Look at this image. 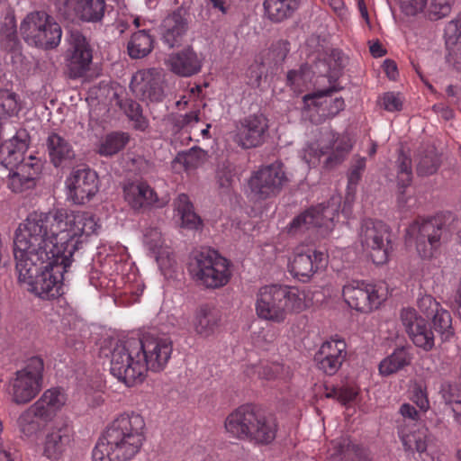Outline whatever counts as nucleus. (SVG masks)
I'll return each mask as SVG.
<instances>
[{
    "label": "nucleus",
    "mask_w": 461,
    "mask_h": 461,
    "mask_svg": "<svg viewBox=\"0 0 461 461\" xmlns=\"http://www.w3.org/2000/svg\"><path fill=\"white\" fill-rule=\"evenodd\" d=\"M99 228L95 217L86 212H31L17 228L14 242L19 282L40 298L58 297L81 238Z\"/></svg>",
    "instance_id": "f257e3e1"
},
{
    "label": "nucleus",
    "mask_w": 461,
    "mask_h": 461,
    "mask_svg": "<svg viewBox=\"0 0 461 461\" xmlns=\"http://www.w3.org/2000/svg\"><path fill=\"white\" fill-rule=\"evenodd\" d=\"M145 420L138 413H123L106 428L93 450V461H129L146 439Z\"/></svg>",
    "instance_id": "f03ea898"
},
{
    "label": "nucleus",
    "mask_w": 461,
    "mask_h": 461,
    "mask_svg": "<svg viewBox=\"0 0 461 461\" xmlns=\"http://www.w3.org/2000/svg\"><path fill=\"white\" fill-rule=\"evenodd\" d=\"M307 307L306 293L297 287L265 285L256 294L257 316L272 323H283L289 314L299 313Z\"/></svg>",
    "instance_id": "7ed1b4c3"
},
{
    "label": "nucleus",
    "mask_w": 461,
    "mask_h": 461,
    "mask_svg": "<svg viewBox=\"0 0 461 461\" xmlns=\"http://www.w3.org/2000/svg\"><path fill=\"white\" fill-rule=\"evenodd\" d=\"M458 221L451 212L438 214L430 219H418L406 230V241L415 246L423 259L435 257L441 242L451 238Z\"/></svg>",
    "instance_id": "20e7f679"
},
{
    "label": "nucleus",
    "mask_w": 461,
    "mask_h": 461,
    "mask_svg": "<svg viewBox=\"0 0 461 461\" xmlns=\"http://www.w3.org/2000/svg\"><path fill=\"white\" fill-rule=\"evenodd\" d=\"M27 147L26 141L17 137L0 145V166L9 170L7 185L14 193L33 187L41 170L40 158L32 155L23 157Z\"/></svg>",
    "instance_id": "39448f33"
},
{
    "label": "nucleus",
    "mask_w": 461,
    "mask_h": 461,
    "mask_svg": "<svg viewBox=\"0 0 461 461\" xmlns=\"http://www.w3.org/2000/svg\"><path fill=\"white\" fill-rule=\"evenodd\" d=\"M140 341L130 338L110 344L102 354L110 359V372L127 386L142 383L147 375V362L141 354Z\"/></svg>",
    "instance_id": "423d86ee"
},
{
    "label": "nucleus",
    "mask_w": 461,
    "mask_h": 461,
    "mask_svg": "<svg viewBox=\"0 0 461 461\" xmlns=\"http://www.w3.org/2000/svg\"><path fill=\"white\" fill-rule=\"evenodd\" d=\"M192 279L206 289H219L230 280V262L213 249H202L193 254L188 265Z\"/></svg>",
    "instance_id": "0eeeda50"
},
{
    "label": "nucleus",
    "mask_w": 461,
    "mask_h": 461,
    "mask_svg": "<svg viewBox=\"0 0 461 461\" xmlns=\"http://www.w3.org/2000/svg\"><path fill=\"white\" fill-rule=\"evenodd\" d=\"M339 206L340 197L334 195L327 204L320 203L305 210L287 226L288 233L296 235L316 230L322 236L328 235L335 226Z\"/></svg>",
    "instance_id": "6e6552de"
},
{
    "label": "nucleus",
    "mask_w": 461,
    "mask_h": 461,
    "mask_svg": "<svg viewBox=\"0 0 461 461\" xmlns=\"http://www.w3.org/2000/svg\"><path fill=\"white\" fill-rule=\"evenodd\" d=\"M24 41L43 49L57 47L61 40L59 24L45 12H32L26 15L20 26Z\"/></svg>",
    "instance_id": "1a4fd4ad"
},
{
    "label": "nucleus",
    "mask_w": 461,
    "mask_h": 461,
    "mask_svg": "<svg viewBox=\"0 0 461 461\" xmlns=\"http://www.w3.org/2000/svg\"><path fill=\"white\" fill-rule=\"evenodd\" d=\"M43 361L32 357L27 365L17 371L9 382L8 394L16 404H26L41 392L43 384Z\"/></svg>",
    "instance_id": "9d476101"
},
{
    "label": "nucleus",
    "mask_w": 461,
    "mask_h": 461,
    "mask_svg": "<svg viewBox=\"0 0 461 461\" xmlns=\"http://www.w3.org/2000/svg\"><path fill=\"white\" fill-rule=\"evenodd\" d=\"M342 296L350 308L368 313L378 309L386 300L387 289L383 285L350 280L343 285Z\"/></svg>",
    "instance_id": "9b49d317"
},
{
    "label": "nucleus",
    "mask_w": 461,
    "mask_h": 461,
    "mask_svg": "<svg viewBox=\"0 0 461 461\" xmlns=\"http://www.w3.org/2000/svg\"><path fill=\"white\" fill-rule=\"evenodd\" d=\"M364 251L376 265H383L389 258L390 240L387 227L379 221L365 220L358 233Z\"/></svg>",
    "instance_id": "f8f14e48"
},
{
    "label": "nucleus",
    "mask_w": 461,
    "mask_h": 461,
    "mask_svg": "<svg viewBox=\"0 0 461 461\" xmlns=\"http://www.w3.org/2000/svg\"><path fill=\"white\" fill-rule=\"evenodd\" d=\"M286 181L283 164L276 161L253 172L249 188L254 198L265 200L277 195Z\"/></svg>",
    "instance_id": "ddd939ff"
},
{
    "label": "nucleus",
    "mask_w": 461,
    "mask_h": 461,
    "mask_svg": "<svg viewBox=\"0 0 461 461\" xmlns=\"http://www.w3.org/2000/svg\"><path fill=\"white\" fill-rule=\"evenodd\" d=\"M141 354L147 362V370L154 372L163 370L167 365L172 352L173 342L166 334L147 333L139 339Z\"/></svg>",
    "instance_id": "4468645a"
},
{
    "label": "nucleus",
    "mask_w": 461,
    "mask_h": 461,
    "mask_svg": "<svg viewBox=\"0 0 461 461\" xmlns=\"http://www.w3.org/2000/svg\"><path fill=\"white\" fill-rule=\"evenodd\" d=\"M326 255L312 248L297 247L289 258L288 271L302 282L309 281L315 274L324 268Z\"/></svg>",
    "instance_id": "2eb2a0df"
},
{
    "label": "nucleus",
    "mask_w": 461,
    "mask_h": 461,
    "mask_svg": "<svg viewBox=\"0 0 461 461\" xmlns=\"http://www.w3.org/2000/svg\"><path fill=\"white\" fill-rule=\"evenodd\" d=\"M65 185L67 198L75 204H85L99 191L98 176L90 168L73 170Z\"/></svg>",
    "instance_id": "dca6fc26"
},
{
    "label": "nucleus",
    "mask_w": 461,
    "mask_h": 461,
    "mask_svg": "<svg viewBox=\"0 0 461 461\" xmlns=\"http://www.w3.org/2000/svg\"><path fill=\"white\" fill-rule=\"evenodd\" d=\"M162 72L156 68L137 71L131 77L132 93L145 102H161L165 96Z\"/></svg>",
    "instance_id": "f3484780"
},
{
    "label": "nucleus",
    "mask_w": 461,
    "mask_h": 461,
    "mask_svg": "<svg viewBox=\"0 0 461 461\" xmlns=\"http://www.w3.org/2000/svg\"><path fill=\"white\" fill-rule=\"evenodd\" d=\"M68 41L69 48L66 58L68 76L71 78L83 77L92 62L91 49L86 39L79 32H71Z\"/></svg>",
    "instance_id": "a211bd4d"
},
{
    "label": "nucleus",
    "mask_w": 461,
    "mask_h": 461,
    "mask_svg": "<svg viewBox=\"0 0 461 461\" xmlns=\"http://www.w3.org/2000/svg\"><path fill=\"white\" fill-rule=\"evenodd\" d=\"M330 91H321L303 97V113L312 122L337 115L345 107L342 98H332Z\"/></svg>",
    "instance_id": "6ab92c4d"
},
{
    "label": "nucleus",
    "mask_w": 461,
    "mask_h": 461,
    "mask_svg": "<svg viewBox=\"0 0 461 461\" xmlns=\"http://www.w3.org/2000/svg\"><path fill=\"white\" fill-rule=\"evenodd\" d=\"M143 244L156 259L162 274L166 277H172L176 268V261L171 249L166 245L161 232L157 228H147L143 233Z\"/></svg>",
    "instance_id": "aec40b11"
},
{
    "label": "nucleus",
    "mask_w": 461,
    "mask_h": 461,
    "mask_svg": "<svg viewBox=\"0 0 461 461\" xmlns=\"http://www.w3.org/2000/svg\"><path fill=\"white\" fill-rule=\"evenodd\" d=\"M347 356V344L344 339L331 338L324 341L314 356L317 367L329 375L336 374Z\"/></svg>",
    "instance_id": "412c9836"
},
{
    "label": "nucleus",
    "mask_w": 461,
    "mask_h": 461,
    "mask_svg": "<svg viewBox=\"0 0 461 461\" xmlns=\"http://www.w3.org/2000/svg\"><path fill=\"white\" fill-rule=\"evenodd\" d=\"M400 317L413 344L425 351L432 349L434 347V335L427 321L411 308L402 309Z\"/></svg>",
    "instance_id": "4be33fe9"
},
{
    "label": "nucleus",
    "mask_w": 461,
    "mask_h": 461,
    "mask_svg": "<svg viewBox=\"0 0 461 461\" xmlns=\"http://www.w3.org/2000/svg\"><path fill=\"white\" fill-rule=\"evenodd\" d=\"M267 129V119L263 114L249 115L240 122L234 140L243 149L258 147Z\"/></svg>",
    "instance_id": "5701e85b"
},
{
    "label": "nucleus",
    "mask_w": 461,
    "mask_h": 461,
    "mask_svg": "<svg viewBox=\"0 0 461 461\" xmlns=\"http://www.w3.org/2000/svg\"><path fill=\"white\" fill-rule=\"evenodd\" d=\"M125 202L134 210L146 207L162 208L167 203V198L159 199L154 190L144 182H131L123 186Z\"/></svg>",
    "instance_id": "b1692460"
},
{
    "label": "nucleus",
    "mask_w": 461,
    "mask_h": 461,
    "mask_svg": "<svg viewBox=\"0 0 461 461\" xmlns=\"http://www.w3.org/2000/svg\"><path fill=\"white\" fill-rule=\"evenodd\" d=\"M187 30L186 11L179 7L163 19L159 26V34L165 45L174 48L183 43Z\"/></svg>",
    "instance_id": "393cba45"
},
{
    "label": "nucleus",
    "mask_w": 461,
    "mask_h": 461,
    "mask_svg": "<svg viewBox=\"0 0 461 461\" xmlns=\"http://www.w3.org/2000/svg\"><path fill=\"white\" fill-rule=\"evenodd\" d=\"M257 408L250 404L241 405L233 410L224 420L226 434L235 439L248 440Z\"/></svg>",
    "instance_id": "a878e982"
},
{
    "label": "nucleus",
    "mask_w": 461,
    "mask_h": 461,
    "mask_svg": "<svg viewBox=\"0 0 461 461\" xmlns=\"http://www.w3.org/2000/svg\"><path fill=\"white\" fill-rule=\"evenodd\" d=\"M56 3L60 11L74 14L85 22L101 21L105 10L104 0H56Z\"/></svg>",
    "instance_id": "bb28decb"
},
{
    "label": "nucleus",
    "mask_w": 461,
    "mask_h": 461,
    "mask_svg": "<svg viewBox=\"0 0 461 461\" xmlns=\"http://www.w3.org/2000/svg\"><path fill=\"white\" fill-rule=\"evenodd\" d=\"M73 440V429L64 421L56 422L48 431L44 442V455L52 460L59 459Z\"/></svg>",
    "instance_id": "cd10ccee"
},
{
    "label": "nucleus",
    "mask_w": 461,
    "mask_h": 461,
    "mask_svg": "<svg viewBox=\"0 0 461 461\" xmlns=\"http://www.w3.org/2000/svg\"><path fill=\"white\" fill-rule=\"evenodd\" d=\"M169 69L180 77H192L199 73L203 67V59L191 48L172 53L166 60Z\"/></svg>",
    "instance_id": "c85d7f7f"
},
{
    "label": "nucleus",
    "mask_w": 461,
    "mask_h": 461,
    "mask_svg": "<svg viewBox=\"0 0 461 461\" xmlns=\"http://www.w3.org/2000/svg\"><path fill=\"white\" fill-rule=\"evenodd\" d=\"M221 322L216 308L210 303L200 304L194 312L191 326L194 332L201 338L212 336Z\"/></svg>",
    "instance_id": "c756f323"
},
{
    "label": "nucleus",
    "mask_w": 461,
    "mask_h": 461,
    "mask_svg": "<svg viewBox=\"0 0 461 461\" xmlns=\"http://www.w3.org/2000/svg\"><path fill=\"white\" fill-rule=\"evenodd\" d=\"M335 140V132L328 128L320 131V136L314 141H311L305 145L301 151L303 160L309 167L319 165L323 156H329L331 149V144Z\"/></svg>",
    "instance_id": "7c9ffc66"
},
{
    "label": "nucleus",
    "mask_w": 461,
    "mask_h": 461,
    "mask_svg": "<svg viewBox=\"0 0 461 461\" xmlns=\"http://www.w3.org/2000/svg\"><path fill=\"white\" fill-rule=\"evenodd\" d=\"M447 50V61L457 70L461 69V13L445 27Z\"/></svg>",
    "instance_id": "2f4dec72"
},
{
    "label": "nucleus",
    "mask_w": 461,
    "mask_h": 461,
    "mask_svg": "<svg viewBox=\"0 0 461 461\" xmlns=\"http://www.w3.org/2000/svg\"><path fill=\"white\" fill-rule=\"evenodd\" d=\"M46 146L50 159L57 167L75 158L72 145L59 133H50L46 140Z\"/></svg>",
    "instance_id": "473e14b6"
},
{
    "label": "nucleus",
    "mask_w": 461,
    "mask_h": 461,
    "mask_svg": "<svg viewBox=\"0 0 461 461\" xmlns=\"http://www.w3.org/2000/svg\"><path fill=\"white\" fill-rule=\"evenodd\" d=\"M67 400L64 390L54 387L46 390L33 405L43 415V420H48L65 406Z\"/></svg>",
    "instance_id": "72a5a7b5"
},
{
    "label": "nucleus",
    "mask_w": 461,
    "mask_h": 461,
    "mask_svg": "<svg viewBox=\"0 0 461 461\" xmlns=\"http://www.w3.org/2000/svg\"><path fill=\"white\" fill-rule=\"evenodd\" d=\"M277 426L272 417L266 416L256 410L253 427L248 440L257 444H269L276 435Z\"/></svg>",
    "instance_id": "f704fd0d"
},
{
    "label": "nucleus",
    "mask_w": 461,
    "mask_h": 461,
    "mask_svg": "<svg viewBox=\"0 0 461 461\" xmlns=\"http://www.w3.org/2000/svg\"><path fill=\"white\" fill-rule=\"evenodd\" d=\"M118 250L121 254V263L116 266L114 271L124 284L126 292L139 296L142 293L144 285L139 279L132 264L126 260V248L121 246L118 248Z\"/></svg>",
    "instance_id": "c9c22d12"
},
{
    "label": "nucleus",
    "mask_w": 461,
    "mask_h": 461,
    "mask_svg": "<svg viewBox=\"0 0 461 461\" xmlns=\"http://www.w3.org/2000/svg\"><path fill=\"white\" fill-rule=\"evenodd\" d=\"M43 415L33 404L25 409L17 418L16 429L22 438L32 439L42 429Z\"/></svg>",
    "instance_id": "e433bc0d"
},
{
    "label": "nucleus",
    "mask_w": 461,
    "mask_h": 461,
    "mask_svg": "<svg viewBox=\"0 0 461 461\" xmlns=\"http://www.w3.org/2000/svg\"><path fill=\"white\" fill-rule=\"evenodd\" d=\"M129 141V133L113 131L100 138L95 150L102 157H112L122 150Z\"/></svg>",
    "instance_id": "4c0bfd02"
},
{
    "label": "nucleus",
    "mask_w": 461,
    "mask_h": 461,
    "mask_svg": "<svg viewBox=\"0 0 461 461\" xmlns=\"http://www.w3.org/2000/svg\"><path fill=\"white\" fill-rule=\"evenodd\" d=\"M411 359L412 356L408 348H397L390 356L380 362L379 372L384 376L390 375L409 366Z\"/></svg>",
    "instance_id": "58836bf2"
},
{
    "label": "nucleus",
    "mask_w": 461,
    "mask_h": 461,
    "mask_svg": "<svg viewBox=\"0 0 461 461\" xmlns=\"http://www.w3.org/2000/svg\"><path fill=\"white\" fill-rule=\"evenodd\" d=\"M153 38L148 30H139L132 33L128 41L127 50L132 59H142L149 55L153 49Z\"/></svg>",
    "instance_id": "ea45409f"
},
{
    "label": "nucleus",
    "mask_w": 461,
    "mask_h": 461,
    "mask_svg": "<svg viewBox=\"0 0 461 461\" xmlns=\"http://www.w3.org/2000/svg\"><path fill=\"white\" fill-rule=\"evenodd\" d=\"M411 159L410 156L401 152L397 159V185L400 190L398 203L400 206H404L408 203L403 190L411 184Z\"/></svg>",
    "instance_id": "a19ab883"
},
{
    "label": "nucleus",
    "mask_w": 461,
    "mask_h": 461,
    "mask_svg": "<svg viewBox=\"0 0 461 461\" xmlns=\"http://www.w3.org/2000/svg\"><path fill=\"white\" fill-rule=\"evenodd\" d=\"M176 216L181 220V225L187 229H197L201 225V220L194 212L193 204L189 197L180 194L175 201Z\"/></svg>",
    "instance_id": "79ce46f5"
},
{
    "label": "nucleus",
    "mask_w": 461,
    "mask_h": 461,
    "mask_svg": "<svg viewBox=\"0 0 461 461\" xmlns=\"http://www.w3.org/2000/svg\"><path fill=\"white\" fill-rule=\"evenodd\" d=\"M299 0H265L264 9L270 20L281 22L297 8Z\"/></svg>",
    "instance_id": "37998d69"
},
{
    "label": "nucleus",
    "mask_w": 461,
    "mask_h": 461,
    "mask_svg": "<svg viewBox=\"0 0 461 461\" xmlns=\"http://www.w3.org/2000/svg\"><path fill=\"white\" fill-rule=\"evenodd\" d=\"M353 140L348 135H338L335 132V140L331 144V149L325 160V167H332L339 164L351 150Z\"/></svg>",
    "instance_id": "c03bdc74"
},
{
    "label": "nucleus",
    "mask_w": 461,
    "mask_h": 461,
    "mask_svg": "<svg viewBox=\"0 0 461 461\" xmlns=\"http://www.w3.org/2000/svg\"><path fill=\"white\" fill-rule=\"evenodd\" d=\"M402 442L406 450H415L422 454L427 449V429L423 427L415 430H406L402 429L400 431Z\"/></svg>",
    "instance_id": "a18cd8bd"
},
{
    "label": "nucleus",
    "mask_w": 461,
    "mask_h": 461,
    "mask_svg": "<svg viewBox=\"0 0 461 461\" xmlns=\"http://www.w3.org/2000/svg\"><path fill=\"white\" fill-rule=\"evenodd\" d=\"M313 72L307 65L287 73V85L294 93H302L308 89L312 84Z\"/></svg>",
    "instance_id": "49530a36"
},
{
    "label": "nucleus",
    "mask_w": 461,
    "mask_h": 461,
    "mask_svg": "<svg viewBox=\"0 0 461 461\" xmlns=\"http://www.w3.org/2000/svg\"><path fill=\"white\" fill-rule=\"evenodd\" d=\"M258 375L262 379L286 384L292 377V372L288 366L282 364L270 363L260 367Z\"/></svg>",
    "instance_id": "de8ad7c7"
},
{
    "label": "nucleus",
    "mask_w": 461,
    "mask_h": 461,
    "mask_svg": "<svg viewBox=\"0 0 461 461\" xmlns=\"http://www.w3.org/2000/svg\"><path fill=\"white\" fill-rule=\"evenodd\" d=\"M439 166V158L436 150L431 148L425 155H420L417 164V173L419 176H430L438 170Z\"/></svg>",
    "instance_id": "09e8293b"
},
{
    "label": "nucleus",
    "mask_w": 461,
    "mask_h": 461,
    "mask_svg": "<svg viewBox=\"0 0 461 461\" xmlns=\"http://www.w3.org/2000/svg\"><path fill=\"white\" fill-rule=\"evenodd\" d=\"M431 317L435 330L445 339H447L453 335L452 319L450 313L447 310L441 307Z\"/></svg>",
    "instance_id": "8fccbe9b"
},
{
    "label": "nucleus",
    "mask_w": 461,
    "mask_h": 461,
    "mask_svg": "<svg viewBox=\"0 0 461 461\" xmlns=\"http://www.w3.org/2000/svg\"><path fill=\"white\" fill-rule=\"evenodd\" d=\"M350 447V441L345 436L332 440L328 449L329 461H345Z\"/></svg>",
    "instance_id": "3c124183"
},
{
    "label": "nucleus",
    "mask_w": 461,
    "mask_h": 461,
    "mask_svg": "<svg viewBox=\"0 0 461 461\" xmlns=\"http://www.w3.org/2000/svg\"><path fill=\"white\" fill-rule=\"evenodd\" d=\"M456 0H429L428 1V14L430 19L438 20L447 16Z\"/></svg>",
    "instance_id": "603ef678"
},
{
    "label": "nucleus",
    "mask_w": 461,
    "mask_h": 461,
    "mask_svg": "<svg viewBox=\"0 0 461 461\" xmlns=\"http://www.w3.org/2000/svg\"><path fill=\"white\" fill-rule=\"evenodd\" d=\"M235 176V167L229 161H223L218 165L216 178L221 188H229Z\"/></svg>",
    "instance_id": "864d4df0"
},
{
    "label": "nucleus",
    "mask_w": 461,
    "mask_h": 461,
    "mask_svg": "<svg viewBox=\"0 0 461 461\" xmlns=\"http://www.w3.org/2000/svg\"><path fill=\"white\" fill-rule=\"evenodd\" d=\"M200 109L194 107L193 111L185 114H176L173 116V122L180 129L194 130L199 122Z\"/></svg>",
    "instance_id": "5fc2aeb1"
},
{
    "label": "nucleus",
    "mask_w": 461,
    "mask_h": 461,
    "mask_svg": "<svg viewBox=\"0 0 461 461\" xmlns=\"http://www.w3.org/2000/svg\"><path fill=\"white\" fill-rule=\"evenodd\" d=\"M378 104L388 112H397L402 108V99L398 93L387 92L379 97Z\"/></svg>",
    "instance_id": "6e6d98bb"
},
{
    "label": "nucleus",
    "mask_w": 461,
    "mask_h": 461,
    "mask_svg": "<svg viewBox=\"0 0 461 461\" xmlns=\"http://www.w3.org/2000/svg\"><path fill=\"white\" fill-rule=\"evenodd\" d=\"M125 113L130 120L135 122V128L140 131L146 130L148 122L142 116L140 105L131 101L125 107Z\"/></svg>",
    "instance_id": "4d7b16f0"
},
{
    "label": "nucleus",
    "mask_w": 461,
    "mask_h": 461,
    "mask_svg": "<svg viewBox=\"0 0 461 461\" xmlns=\"http://www.w3.org/2000/svg\"><path fill=\"white\" fill-rule=\"evenodd\" d=\"M439 393L447 405H450L461 399V390L456 383H442Z\"/></svg>",
    "instance_id": "13d9d810"
},
{
    "label": "nucleus",
    "mask_w": 461,
    "mask_h": 461,
    "mask_svg": "<svg viewBox=\"0 0 461 461\" xmlns=\"http://www.w3.org/2000/svg\"><path fill=\"white\" fill-rule=\"evenodd\" d=\"M402 12L406 15H416L428 9V0H399Z\"/></svg>",
    "instance_id": "bf43d9fd"
},
{
    "label": "nucleus",
    "mask_w": 461,
    "mask_h": 461,
    "mask_svg": "<svg viewBox=\"0 0 461 461\" xmlns=\"http://www.w3.org/2000/svg\"><path fill=\"white\" fill-rule=\"evenodd\" d=\"M97 98L105 104L113 105V104L122 105L119 101L118 93L111 86L104 85L98 89Z\"/></svg>",
    "instance_id": "052dcab7"
},
{
    "label": "nucleus",
    "mask_w": 461,
    "mask_h": 461,
    "mask_svg": "<svg viewBox=\"0 0 461 461\" xmlns=\"http://www.w3.org/2000/svg\"><path fill=\"white\" fill-rule=\"evenodd\" d=\"M418 306L427 317H431L441 308L440 304L431 295L420 297L418 302Z\"/></svg>",
    "instance_id": "680f3d73"
},
{
    "label": "nucleus",
    "mask_w": 461,
    "mask_h": 461,
    "mask_svg": "<svg viewBox=\"0 0 461 461\" xmlns=\"http://www.w3.org/2000/svg\"><path fill=\"white\" fill-rule=\"evenodd\" d=\"M366 167V159L364 158H359L356 160L353 165L350 173L348 175V189L352 186H356L357 182L359 181L362 172Z\"/></svg>",
    "instance_id": "e2e57ef3"
},
{
    "label": "nucleus",
    "mask_w": 461,
    "mask_h": 461,
    "mask_svg": "<svg viewBox=\"0 0 461 461\" xmlns=\"http://www.w3.org/2000/svg\"><path fill=\"white\" fill-rule=\"evenodd\" d=\"M288 52V42L285 41H277L272 45L270 50V54L273 57V60L276 63L284 61Z\"/></svg>",
    "instance_id": "0e129e2a"
},
{
    "label": "nucleus",
    "mask_w": 461,
    "mask_h": 461,
    "mask_svg": "<svg viewBox=\"0 0 461 461\" xmlns=\"http://www.w3.org/2000/svg\"><path fill=\"white\" fill-rule=\"evenodd\" d=\"M0 461H20V455L11 443L0 442Z\"/></svg>",
    "instance_id": "69168bd1"
},
{
    "label": "nucleus",
    "mask_w": 461,
    "mask_h": 461,
    "mask_svg": "<svg viewBox=\"0 0 461 461\" xmlns=\"http://www.w3.org/2000/svg\"><path fill=\"white\" fill-rule=\"evenodd\" d=\"M195 152L181 153L178 154L173 161V167H177V165H182L185 170L196 167L194 163Z\"/></svg>",
    "instance_id": "338daca9"
},
{
    "label": "nucleus",
    "mask_w": 461,
    "mask_h": 461,
    "mask_svg": "<svg viewBox=\"0 0 461 461\" xmlns=\"http://www.w3.org/2000/svg\"><path fill=\"white\" fill-rule=\"evenodd\" d=\"M412 401L423 411H428L429 408V402L427 393L420 386H418L414 389L412 393Z\"/></svg>",
    "instance_id": "774afa93"
}]
</instances>
